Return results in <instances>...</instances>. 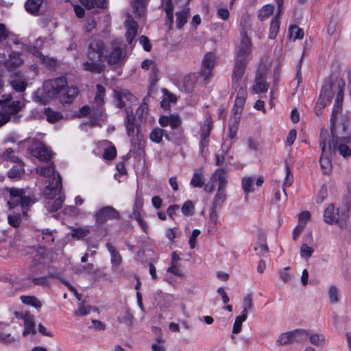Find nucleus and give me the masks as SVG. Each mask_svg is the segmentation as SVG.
Returning a JSON list of instances; mask_svg holds the SVG:
<instances>
[{
  "instance_id": "f3484780",
  "label": "nucleus",
  "mask_w": 351,
  "mask_h": 351,
  "mask_svg": "<svg viewBox=\"0 0 351 351\" xmlns=\"http://www.w3.org/2000/svg\"><path fill=\"white\" fill-rule=\"evenodd\" d=\"M106 247L111 256L110 262L112 264V270L119 275H122L123 270L119 268L122 263V258L120 254L110 243H106Z\"/></svg>"
},
{
  "instance_id": "39448f33",
  "label": "nucleus",
  "mask_w": 351,
  "mask_h": 351,
  "mask_svg": "<svg viewBox=\"0 0 351 351\" xmlns=\"http://www.w3.org/2000/svg\"><path fill=\"white\" fill-rule=\"evenodd\" d=\"M244 73L233 72L232 76V88L234 89L233 95H235L234 106L232 109L234 114H239L245 103L247 97L246 83L243 81Z\"/></svg>"
},
{
  "instance_id": "6ab92c4d",
  "label": "nucleus",
  "mask_w": 351,
  "mask_h": 351,
  "mask_svg": "<svg viewBox=\"0 0 351 351\" xmlns=\"http://www.w3.org/2000/svg\"><path fill=\"white\" fill-rule=\"evenodd\" d=\"M332 97V85L330 84H327L323 86L319 100L315 105V109L317 110V108H319L320 109L324 108L327 104L330 103Z\"/></svg>"
},
{
  "instance_id": "79ce46f5",
  "label": "nucleus",
  "mask_w": 351,
  "mask_h": 351,
  "mask_svg": "<svg viewBox=\"0 0 351 351\" xmlns=\"http://www.w3.org/2000/svg\"><path fill=\"white\" fill-rule=\"evenodd\" d=\"M78 88L77 87L71 86L69 87L67 84L65 86V93L64 97L68 99L69 101L62 102V104H70L73 99L78 95Z\"/></svg>"
},
{
  "instance_id": "49530a36",
  "label": "nucleus",
  "mask_w": 351,
  "mask_h": 351,
  "mask_svg": "<svg viewBox=\"0 0 351 351\" xmlns=\"http://www.w3.org/2000/svg\"><path fill=\"white\" fill-rule=\"evenodd\" d=\"M252 296L248 294L243 298V311L241 315L247 317L248 311L252 310Z\"/></svg>"
},
{
  "instance_id": "f704fd0d",
  "label": "nucleus",
  "mask_w": 351,
  "mask_h": 351,
  "mask_svg": "<svg viewBox=\"0 0 351 351\" xmlns=\"http://www.w3.org/2000/svg\"><path fill=\"white\" fill-rule=\"evenodd\" d=\"M45 115L47 117V120L48 122L51 123H54L60 119H62L63 116L61 112L58 111H54L49 108H47L45 110Z\"/></svg>"
},
{
  "instance_id": "0e129e2a",
  "label": "nucleus",
  "mask_w": 351,
  "mask_h": 351,
  "mask_svg": "<svg viewBox=\"0 0 351 351\" xmlns=\"http://www.w3.org/2000/svg\"><path fill=\"white\" fill-rule=\"evenodd\" d=\"M29 279L36 285L47 287L49 285V279L46 276H41L38 278L30 276Z\"/></svg>"
},
{
  "instance_id": "c03bdc74",
  "label": "nucleus",
  "mask_w": 351,
  "mask_h": 351,
  "mask_svg": "<svg viewBox=\"0 0 351 351\" xmlns=\"http://www.w3.org/2000/svg\"><path fill=\"white\" fill-rule=\"evenodd\" d=\"M81 3L88 9L94 7L103 8L106 5V0H80Z\"/></svg>"
},
{
  "instance_id": "864d4df0",
  "label": "nucleus",
  "mask_w": 351,
  "mask_h": 351,
  "mask_svg": "<svg viewBox=\"0 0 351 351\" xmlns=\"http://www.w3.org/2000/svg\"><path fill=\"white\" fill-rule=\"evenodd\" d=\"M0 158L5 160H10L13 162H17L19 160V158L15 156L14 152L12 148H8L1 154H0Z\"/></svg>"
},
{
  "instance_id": "6e6d98bb",
  "label": "nucleus",
  "mask_w": 351,
  "mask_h": 351,
  "mask_svg": "<svg viewBox=\"0 0 351 351\" xmlns=\"http://www.w3.org/2000/svg\"><path fill=\"white\" fill-rule=\"evenodd\" d=\"M260 239L259 244L254 247V250L256 252L257 254L258 255H265L268 252V247L265 242V237L264 235L262 236V239Z\"/></svg>"
},
{
  "instance_id": "412c9836",
  "label": "nucleus",
  "mask_w": 351,
  "mask_h": 351,
  "mask_svg": "<svg viewBox=\"0 0 351 351\" xmlns=\"http://www.w3.org/2000/svg\"><path fill=\"white\" fill-rule=\"evenodd\" d=\"M114 97L119 108H123L125 105V101L133 102L136 100L134 96L128 90L121 89L114 90Z\"/></svg>"
},
{
  "instance_id": "1a4fd4ad",
  "label": "nucleus",
  "mask_w": 351,
  "mask_h": 351,
  "mask_svg": "<svg viewBox=\"0 0 351 351\" xmlns=\"http://www.w3.org/2000/svg\"><path fill=\"white\" fill-rule=\"evenodd\" d=\"M308 331L304 329H295L283 332L277 339V343L283 346L295 342H302L308 339Z\"/></svg>"
},
{
  "instance_id": "13d9d810",
  "label": "nucleus",
  "mask_w": 351,
  "mask_h": 351,
  "mask_svg": "<svg viewBox=\"0 0 351 351\" xmlns=\"http://www.w3.org/2000/svg\"><path fill=\"white\" fill-rule=\"evenodd\" d=\"M274 12V6L266 5L259 11L258 16L263 21L267 19Z\"/></svg>"
},
{
  "instance_id": "58836bf2",
  "label": "nucleus",
  "mask_w": 351,
  "mask_h": 351,
  "mask_svg": "<svg viewBox=\"0 0 351 351\" xmlns=\"http://www.w3.org/2000/svg\"><path fill=\"white\" fill-rule=\"evenodd\" d=\"M143 193L140 190H137L136 193V197L134 201V205L133 208V215H135L136 212L141 213L143 206Z\"/></svg>"
},
{
  "instance_id": "7ed1b4c3",
  "label": "nucleus",
  "mask_w": 351,
  "mask_h": 351,
  "mask_svg": "<svg viewBox=\"0 0 351 351\" xmlns=\"http://www.w3.org/2000/svg\"><path fill=\"white\" fill-rule=\"evenodd\" d=\"M252 43L247 36L246 32L241 34V41L238 45L233 72L245 73L247 64L252 59Z\"/></svg>"
},
{
  "instance_id": "cd10ccee",
  "label": "nucleus",
  "mask_w": 351,
  "mask_h": 351,
  "mask_svg": "<svg viewBox=\"0 0 351 351\" xmlns=\"http://www.w3.org/2000/svg\"><path fill=\"white\" fill-rule=\"evenodd\" d=\"M24 322V330L23 334L24 336L27 335H34L36 333L34 316L31 314H27Z\"/></svg>"
},
{
  "instance_id": "3c124183",
  "label": "nucleus",
  "mask_w": 351,
  "mask_h": 351,
  "mask_svg": "<svg viewBox=\"0 0 351 351\" xmlns=\"http://www.w3.org/2000/svg\"><path fill=\"white\" fill-rule=\"evenodd\" d=\"M164 132L165 130L163 129L159 128H154L149 134L150 140L152 142L159 143L162 139Z\"/></svg>"
},
{
  "instance_id": "f03ea898",
  "label": "nucleus",
  "mask_w": 351,
  "mask_h": 351,
  "mask_svg": "<svg viewBox=\"0 0 351 351\" xmlns=\"http://www.w3.org/2000/svg\"><path fill=\"white\" fill-rule=\"evenodd\" d=\"M3 194L9 208L11 209L21 206L24 215H27L29 207L36 202L33 194L24 189L5 187Z\"/></svg>"
},
{
  "instance_id": "5701e85b",
  "label": "nucleus",
  "mask_w": 351,
  "mask_h": 351,
  "mask_svg": "<svg viewBox=\"0 0 351 351\" xmlns=\"http://www.w3.org/2000/svg\"><path fill=\"white\" fill-rule=\"evenodd\" d=\"M21 108V104L19 101H12L9 103H3L1 112L3 114H6L9 116V119H10V116L17 113Z\"/></svg>"
},
{
  "instance_id": "338daca9",
  "label": "nucleus",
  "mask_w": 351,
  "mask_h": 351,
  "mask_svg": "<svg viewBox=\"0 0 351 351\" xmlns=\"http://www.w3.org/2000/svg\"><path fill=\"white\" fill-rule=\"evenodd\" d=\"M135 220L137 221L139 226L141 228L143 231L145 233L148 232L149 226L145 221H144L141 217V213L136 212L135 215H133Z\"/></svg>"
},
{
  "instance_id": "c9c22d12",
  "label": "nucleus",
  "mask_w": 351,
  "mask_h": 351,
  "mask_svg": "<svg viewBox=\"0 0 351 351\" xmlns=\"http://www.w3.org/2000/svg\"><path fill=\"white\" fill-rule=\"evenodd\" d=\"M293 176L291 173V171L290 169V167L287 164L285 165V178L284 179L283 183H282V190L283 192L287 196V193L285 189L287 187H289L293 182Z\"/></svg>"
},
{
  "instance_id": "8fccbe9b",
  "label": "nucleus",
  "mask_w": 351,
  "mask_h": 351,
  "mask_svg": "<svg viewBox=\"0 0 351 351\" xmlns=\"http://www.w3.org/2000/svg\"><path fill=\"white\" fill-rule=\"evenodd\" d=\"M254 178L252 177H244L242 179V188L246 195V197L247 195L250 193H252L254 191L253 188V182H254Z\"/></svg>"
},
{
  "instance_id": "4d7b16f0",
  "label": "nucleus",
  "mask_w": 351,
  "mask_h": 351,
  "mask_svg": "<svg viewBox=\"0 0 351 351\" xmlns=\"http://www.w3.org/2000/svg\"><path fill=\"white\" fill-rule=\"evenodd\" d=\"M308 339H309L310 342L315 346H322L325 342V338L324 335L319 333L310 335L308 332Z\"/></svg>"
},
{
  "instance_id": "20e7f679",
  "label": "nucleus",
  "mask_w": 351,
  "mask_h": 351,
  "mask_svg": "<svg viewBox=\"0 0 351 351\" xmlns=\"http://www.w3.org/2000/svg\"><path fill=\"white\" fill-rule=\"evenodd\" d=\"M319 146L322 154L319 164L323 174L330 175L332 172V165L331 158L332 154L331 136L327 131H322L319 136Z\"/></svg>"
},
{
  "instance_id": "a19ab883",
  "label": "nucleus",
  "mask_w": 351,
  "mask_h": 351,
  "mask_svg": "<svg viewBox=\"0 0 351 351\" xmlns=\"http://www.w3.org/2000/svg\"><path fill=\"white\" fill-rule=\"evenodd\" d=\"M134 13L139 17L143 16L145 12V1L136 0L132 3Z\"/></svg>"
},
{
  "instance_id": "c85d7f7f",
  "label": "nucleus",
  "mask_w": 351,
  "mask_h": 351,
  "mask_svg": "<svg viewBox=\"0 0 351 351\" xmlns=\"http://www.w3.org/2000/svg\"><path fill=\"white\" fill-rule=\"evenodd\" d=\"M190 184L193 187L197 188H201L204 185V173L202 169L195 170Z\"/></svg>"
},
{
  "instance_id": "bf43d9fd",
  "label": "nucleus",
  "mask_w": 351,
  "mask_h": 351,
  "mask_svg": "<svg viewBox=\"0 0 351 351\" xmlns=\"http://www.w3.org/2000/svg\"><path fill=\"white\" fill-rule=\"evenodd\" d=\"M247 317L243 315H239L236 317L235 321L233 325L232 332L237 334L241 330L242 324L246 320Z\"/></svg>"
},
{
  "instance_id": "ea45409f",
  "label": "nucleus",
  "mask_w": 351,
  "mask_h": 351,
  "mask_svg": "<svg viewBox=\"0 0 351 351\" xmlns=\"http://www.w3.org/2000/svg\"><path fill=\"white\" fill-rule=\"evenodd\" d=\"M117 319L119 323L125 324L129 327L133 325L134 317L128 309H125L122 315H119Z\"/></svg>"
},
{
  "instance_id": "473e14b6",
  "label": "nucleus",
  "mask_w": 351,
  "mask_h": 351,
  "mask_svg": "<svg viewBox=\"0 0 351 351\" xmlns=\"http://www.w3.org/2000/svg\"><path fill=\"white\" fill-rule=\"evenodd\" d=\"M239 114H234V117L232 118L231 122L229 124V133L228 137L231 140L234 138L237 135L239 128Z\"/></svg>"
},
{
  "instance_id": "603ef678",
  "label": "nucleus",
  "mask_w": 351,
  "mask_h": 351,
  "mask_svg": "<svg viewBox=\"0 0 351 351\" xmlns=\"http://www.w3.org/2000/svg\"><path fill=\"white\" fill-rule=\"evenodd\" d=\"M289 36L291 39H302L304 37V32L298 25H292L289 27Z\"/></svg>"
},
{
  "instance_id": "dca6fc26",
  "label": "nucleus",
  "mask_w": 351,
  "mask_h": 351,
  "mask_svg": "<svg viewBox=\"0 0 351 351\" xmlns=\"http://www.w3.org/2000/svg\"><path fill=\"white\" fill-rule=\"evenodd\" d=\"M5 59L4 53H0V63L3 62L4 66L10 71L16 69L23 63V60L19 53L12 52L9 54V59Z\"/></svg>"
},
{
  "instance_id": "bb28decb",
  "label": "nucleus",
  "mask_w": 351,
  "mask_h": 351,
  "mask_svg": "<svg viewBox=\"0 0 351 351\" xmlns=\"http://www.w3.org/2000/svg\"><path fill=\"white\" fill-rule=\"evenodd\" d=\"M161 6L167 14L166 24L169 29H171L173 22V13L171 0H161Z\"/></svg>"
},
{
  "instance_id": "aec40b11",
  "label": "nucleus",
  "mask_w": 351,
  "mask_h": 351,
  "mask_svg": "<svg viewBox=\"0 0 351 351\" xmlns=\"http://www.w3.org/2000/svg\"><path fill=\"white\" fill-rule=\"evenodd\" d=\"M275 1L278 5V13H277V15L271 21L270 31H269V37L271 39H274L276 36V35L279 31L280 21H279L278 17L282 12V10H283L282 9L283 0H275Z\"/></svg>"
},
{
  "instance_id": "9b49d317",
  "label": "nucleus",
  "mask_w": 351,
  "mask_h": 351,
  "mask_svg": "<svg viewBox=\"0 0 351 351\" xmlns=\"http://www.w3.org/2000/svg\"><path fill=\"white\" fill-rule=\"evenodd\" d=\"M267 71L265 66H261L258 68L252 88L253 93L260 94L267 91L269 84L267 80Z\"/></svg>"
},
{
  "instance_id": "774afa93",
  "label": "nucleus",
  "mask_w": 351,
  "mask_h": 351,
  "mask_svg": "<svg viewBox=\"0 0 351 351\" xmlns=\"http://www.w3.org/2000/svg\"><path fill=\"white\" fill-rule=\"evenodd\" d=\"M169 125L171 129L178 128L181 124V119L178 115L171 114L169 115Z\"/></svg>"
},
{
  "instance_id": "f257e3e1",
  "label": "nucleus",
  "mask_w": 351,
  "mask_h": 351,
  "mask_svg": "<svg viewBox=\"0 0 351 351\" xmlns=\"http://www.w3.org/2000/svg\"><path fill=\"white\" fill-rule=\"evenodd\" d=\"M106 47L103 42H93L89 45L88 57L90 59L97 58L100 62L105 60L109 64L120 66L126 60V53L116 42L112 43V51L107 56Z\"/></svg>"
},
{
  "instance_id": "e2e57ef3",
  "label": "nucleus",
  "mask_w": 351,
  "mask_h": 351,
  "mask_svg": "<svg viewBox=\"0 0 351 351\" xmlns=\"http://www.w3.org/2000/svg\"><path fill=\"white\" fill-rule=\"evenodd\" d=\"M328 295L330 302L336 303L339 301V289L335 286H330L328 289Z\"/></svg>"
},
{
  "instance_id": "b1692460",
  "label": "nucleus",
  "mask_w": 351,
  "mask_h": 351,
  "mask_svg": "<svg viewBox=\"0 0 351 351\" xmlns=\"http://www.w3.org/2000/svg\"><path fill=\"white\" fill-rule=\"evenodd\" d=\"M9 324L0 322V342L3 344H10L15 341V338L10 332H6V328Z\"/></svg>"
},
{
  "instance_id": "37998d69",
  "label": "nucleus",
  "mask_w": 351,
  "mask_h": 351,
  "mask_svg": "<svg viewBox=\"0 0 351 351\" xmlns=\"http://www.w3.org/2000/svg\"><path fill=\"white\" fill-rule=\"evenodd\" d=\"M83 69L94 73H101L103 71V66L99 63L93 62H85L83 64Z\"/></svg>"
},
{
  "instance_id": "f8f14e48",
  "label": "nucleus",
  "mask_w": 351,
  "mask_h": 351,
  "mask_svg": "<svg viewBox=\"0 0 351 351\" xmlns=\"http://www.w3.org/2000/svg\"><path fill=\"white\" fill-rule=\"evenodd\" d=\"M30 154L43 162L49 161L52 156L51 149H48L43 143L36 141L32 144L29 148Z\"/></svg>"
},
{
  "instance_id": "a18cd8bd",
  "label": "nucleus",
  "mask_w": 351,
  "mask_h": 351,
  "mask_svg": "<svg viewBox=\"0 0 351 351\" xmlns=\"http://www.w3.org/2000/svg\"><path fill=\"white\" fill-rule=\"evenodd\" d=\"M165 97L160 102V106L164 109H168L171 102L174 103L176 101L177 97L169 93L167 90L164 91Z\"/></svg>"
},
{
  "instance_id": "a878e982",
  "label": "nucleus",
  "mask_w": 351,
  "mask_h": 351,
  "mask_svg": "<svg viewBox=\"0 0 351 351\" xmlns=\"http://www.w3.org/2000/svg\"><path fill=\"white\" fill-rule=\"evenodd\" d=\"M331 145L332 149V154L337 150L339 153L344 158L350 157L351 156V149L346 144L335 142L331 136Z\"/></svg>"
},
{
  "instance_id": "2eb2a0df",
  "label": "nucleus",
  "mask_w": 351,
  "mask_h": 351,
  "mask_svg": "<svg viewBox=\"0 0 351 351\" xmlns=\"http://www.w3.org/2000/svg\"><path fill=\"white\" fill-rule=\"evenodd\" d=\"M119 218V213L111 206H105L96 213L97 223L103 224L108 220Z\"/></svg>"
},
{
  "instance_id": "4be33fe9",
  "label": "nucleus",
  "mask_w": 351,
  "mask_h": 351,
  "mask_svg": "<svg viewBox=\"0 0 351 351\" xmlns=\"http://www.w3.org/2000/svg\"><path fill=\"white\" fill-rule=\"evenodd\" d=\"M126 28L125 36L128 44H132L133 40L136 37L138 30V24L130 16L125 22Z\"/></svg>"
},
{
  "instance_id": "9d476101",
  "label": "nucleus",
  "mask_w": 351,
  "mask_h": 351,
  "mask_svg": "<svg viewBox=\"0 0 351 351\" xmlns=\"http://www.w3.org/2000/svg\"><path fill=\"white\" fill-rule=\"evenodd\" d=\"M215 183H218V189H224L228 184L227 172L224 169L218 168L213 173L210 181L204 186L207 193H212L215 189Z\"/></svg>"
},
{
  "instance_id": "a211bd4d",
  "label": "nucleus",
  "mask_w": 351,
  "mask_h": 351,
  "mask_svg": "<svg viewBox=\"0 0 351 351\" xmlns=\"http://www.w3.org/2000/svg\"><path fill=\"white\" fill-rule=\"evenodd\" d=\"M48 193H51V196L50 197L45 195L48 199H52L58 195L53 202H49L47 205V210L49 212H55L62 207V203L64 201V195L62 192V186L58 187V191L56 193L54 191L51 192V191H48Z\"/></svg>"
},
{
  "instance_id": "c756f323",
  "label": "nucleus",
  "mask_w": 351,
  "mask_h": 351,
  "mask_svg": "<svg viewBox=\"0 0 351 351\" xmlns=\"http://www.w3.org/2000/svg\"><path fill=\"white\" fill-rule=\"evenodd\" d=\"M176 16V27L178 29L182 28L187 22L189 16V8H184L181 11L177 12Z\"/></svg>"
},
{
  "instance_id": "0eeeda50",
  "label": "nucleus",
  "mask_w": 351,
  "mask_h": 351,
  "mask_svg": "<svg viewBox=\"0 0 351 351\" xmlns=\"http://www.w3.org/2000/svg\"><path fill=\"white\" fill-rule=\"evenodd\" d=\"M66 85V78L58 77L46 82L44 84L43 88L48 97L59 99L60 102H66L69 101V100L64 97Z\"/></svg>"
},
{
  "instance_id": "09e8293b",
  "label": "nucleus",
  "mask_w": 351,
  "mask_h": 351,
  "mask_svg": "<svg viewBox=\"0 0 351 351\" xmlns=\"http://www.w3.org/2000/svg\"><path fill=\"white\" fill-rule=\"evenodd\" d=\"M55 232L51 231L49 229L43 230L38 235V238L41 237L42 239L47 244H51L54 241Z\"/></svg>"
},
{
  "instance_id": "4468645a",
  "label": "nucleus",
  "mask_w": 351,
  "mask_h": 351,
  "mask_svg": "<svg viewBox=\"0 0 351 351\" xmlns=\"http://www.w3.org/2000/svg\"><path fill=\"white\" fill-rule=\"evenodd\" d=\"M215 65V56L212 53H207L204 55L202 62L200 75L205 80L212 76V71Z\"/></svg>"
},
{
  "instance_id": "4c0bfd02",
  "label": "nucleus",
  "mask_w": 351,
  "mask_h": 351,
  "mask_svg": "<svg viewBox=\"0 0 351 351\" xmlns=\"http://www.w3.org/2000/svg\"><path fill=\"white\" fill-rule=\"evenodd\" d=\"M226 199V195L224 189H218L217 193L214 197L212 208L217 209L220 208L223 203L225 202Z\"/></svg>"
},
{
  "instance_id": "5fc2aeb1",
  "label": "nucleus",
  "mask_w": 351,
  "mask_h": 351,
  "mask_svg": "<svg viewBox=\"0 0 351 351\" xmlns=\"http://www.w3.org/2000/svg\"><path fill=\"white\" fill-rule=\"evenodd\" d=\"M196 82V77L195 75H187L184 77L183 86L185 88V90L189 92L191 91Z\"/></svg>"
},
{
  "instance_id": "ddd939ff",
  "label": "nucleus",
  "mask_w": 351,
  "mask_h": 351,
  "mask_svg": "<svg viewBox=\"0 0 351 351\" xmlns=\"http://www.w3.org/2000/svg\"><path fill=\"white\" fill-rule=\"evenodd\" d=\"M212 118L210 116H207L205 118L204 123L201 126V135L199 141V149L201 154L204 158L206 157L204 153V149L207 147L208 143V137L212 130Z\"/></svg>"
},
{
  "instance_id": "6e6552de",
  "label": "nucleus",
  "mask_w": 351,
  "mask_h": 351,
  "mask_svg": "<svg viewBox=\"0 0 351 351\" xmlns=\"http://www.w3.org/2000/svg\"><path fill=\"white\" fill-rule=\"evenodd\" d=\"M324 221L327 224H338L341 228H344L348 220V215L339 214L338 208H336L333 204H329L324 211Z\"/></svg>"
},
{
  "instance_id": "69168bd1",
  "label": "nucleus",
  "mask_w": 351,
  "mask_h": 351,
  "mask_svg": "<svg viewBox=\"0 0 351 351\" xmlns=\"http://www.w3.org/2000/svg\"><path fill=\"white\" fill-rule=\"evenodd\" d=\"M117 155L116 148L114 145H110V147L105 149L103 157L106 160H112Z\"/></svg>"
},
{
  "instance_id": "2f4dec72",
  "label": "nucleus",
  "mask_w": 351,
  "mask_h": 351,
  "mask_svg": "<svg viewBox=\"0 0 351 351\" xmlns=\"http://www.w3.org/2000/svg\"><path fill=\"white\" fill-rule=\"evenodd\" d=\"M21 300L23 304L34 306L37 310H40L43 306V303L35 296L22 295Z\"/></svg>"
},
{
  "instance_id": "423d86ee",
  "label": "nucleus",
  "mask_w": 351,
  "mask_h": 351,
  "mask_svg": "<svg viewBox=\"0 0 351 351\" xmlns=\"http://www.w3.org/2000/svg\"><path fill=\"white\" fill-rule=\"evenodd\" d=\"M36 171L38 174L49 179V184L46 186L44 191L45 195L50 197L51 193H49L48 191H54L56 193L58 191V187L62 186V178L59 173L55 171V167L53 162L36 167Z\"/></svg>"
},
{
  "instance_id": "7c9ffc66",
  "label": "nucleus",
  "mask_w": 351,
  "mask_h": 351,
  "mask_svg": "<svg viewBox=\"0 0 351 351\" xmlns=\"http://www.w3.org/2000/svg\"><path fill=\"white\" fill-rule=\"evenodd\" d=\"M16 164L8 171V176L10 178H20L24 173L23 164L21 162H15Z\"/></svg>"
},
{
  "instance_id": "052dcab7",
  "label": "nucleus",
  "mask_w": 351,
  "mask_h": 351,
  "mask_svg": "<svg viewBox=\"0 0 351 351\" xmlns=\"http://www.w3.org/2000/svg\"><path fill=\"white\" fill-rule=\"evenodd\" d=\"M167 272L181 278L184 277V276L181 269L180 263L171 264V266L167 269Z\"/></svg>"
},
{
  "instance_id": "e433bc0d",
  "label": "nucleus",
  "mask_w": 351,
  "mask_h": 351,
  "mask_svg": "<svg viewBox=\"0 0 351 351\" xmlns=\"http://www.w3.org/2000/svg\"><path fill=\"white\" fill-rule=\"evenodd\" d=\"M42 3L43 0H27L25 5V9L28 12L36 14Z\"/></svg>"
},
{
  "instance_id": "393cba45",
  "label": "nucleus",
  "mask_w": 351,
  "mask_h": 351,
  "mask_svg": "<svg viewBox=\"0 0 351 351\" xmlns=\"http://www.w3.org/2000/svg\"><path fill=\"white\" fill-rule=\"evenodd\" d=\"M127 115L125 119V126L126 128L127 134L130 138H134L135 133V117L134 116L132 112L130 113L128 110L126 109Z\"/></svg>"
},
{
  "instance_id": "680f3d73",
  "label": "nucleus",
  "mask_w": 351,
  "mask_h": 351,
  "mask_svg": "<svg viewBox=\"0 0 351 351\" xmlns=\"http://www.w3.org/2000/svg\"><path fill=\"white\" fill-rule=\"evenodd\" d=\"M194 204L192 201L188 200L183 204L182 212L184 215L189 216L193 215L194 211Z\"/></svg>"
},
{
  "instance_id": "72a5a7b5",
  "label": "nucleus",
  "mask_w": 351,
  "mask_h": 351,
  "mask_svg": "<svg viewBox=\"0 0 351 351\" xmlns=\"http://www.w3.org/2000/svg\"><path fill=\"white\" fill-rule=\"evenodd\" d=\"M10 84L12 88L17 92L24 91L27 86L25 80L19 77L17 75L10 80Z\"/></svg>"
},
{
  "instance_id": "de8ad7c7",
  "label": "nucleus",
  "mask_w": 351,
  "mask_h": 351,
  "mask_svg": "<svg viewBox=\"0 0 351 351\" xmlns=\"http://www.w3.org/2000/svg\"><path fill=\"white\" fill-rule=\"evenodd\" d=\"M96 88L97 92L94 101L98 106H101L104 103L105 88L100 84H97Z\"/></svg>"
}]
</instances>
